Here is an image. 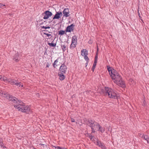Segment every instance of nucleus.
I'll list each match as a JSON object with an SVG mask.
<instances>
[{
    "label": "nucleus",
    "mask_w": 149,
    "mask_h": 149,
    "mask_svg": "<svg viewBox=\"0 0 149 149\" xmlns=\"http://www.w3.org/2000/svg\"><path fill=\"white\" fill-rule=\"evenodd\" d=\"M43 31H48L47 30H44Z\"/></svg>",
    "instance_id": "39"
},
{
    "label": "nucleus",
    "mask_w": 149,
    "mask_h": 149,
    "mask_svg": "<svg viewBox=\"0 0 149 149\" xmlns=\"http://www.w3.org/2000/svg\"><path fill=\"white\" fill-rule=\"evenodd\" d=\"M0 94L2 96H3V97L6 98L8 99V98H7L6 97V95H8L7 96H12L11 95H9L8 94V93H5V92H3L1 91L0 90ZM8 97V96H7Z\"/></svg>",
    "instance_id": "15"
},
{
    "label": "nucleus",
    "mask_w": 149,
    "mask_h": 149,
    "mask_svg": "<svg viewBox=\"0 0 149 149\" xmlns=\"http://www.w3.org/2000/svg\"><path fill=\"white\" fill-rule=\"evenodd\" d=\"M88 137L89 138L91 139V140L92 141H93V136H92V135L91 134H89L88 136Z\"/></svg>",
    "instance_id": "29"
},
{
    "label": "nucleus",
    "mask_w": 149,
    "mask_h": 149,
    "mask_svg": "<svg viewBox=\"0 0 149 149\" xmlns=\"http://www.w3.org/2000/svg\"><path fill=\"white\" fill-rule=\"evenodd\" d=\"M30 110V108L29 106L24 105L23 112H29Z\"/></svg>",
    "instance_id": "14"
},
{
    "label": "nucleus",
    "mask_w": 149,
    "mask_h": 149,
    "mask_svg": "<svg viewBox=\"0 0 149 149\" xmlns=\"http://www.w3.org/2000/svg\"><path fill=\"white\" fill-rule=\"evenodd\" d=\"M69 10L68 8H65L63 11V16L65 17H68L69 16Z\"/></svg>",
    "instance_id": "10"
},
{
    "label": "nucleus",
    "mask_w": 149,
    "mask_h": 149,
    "mask_svg": "<svg viewBox=\"0 0 149 149\" xmlns=\"http://www.w3.org/2000/svg\"><path fill=\"white\" fill-rule=\"evenodd\" d=\"M65 33V31L63 30H60L58 31V34L62 35H63Z\"/></svg>",
    "instance_id": "20"
},
{
    "label": "nucleus",
    "mask_w": 149,
    "mask_h": 149,
    "mask_svg": "<svg viewBox=\"0 0 149 149\" xmlns=\"http://www.w3.org/2000/svg\"><path fill=\"white\" fill-rule=\"evenodd\" d=\"M97 59H96L95 58V61H94V64H96V63H97Z\"/></svg>",
    "instance_id": "30"
},
{
    "label": "nucleus",
    "mask_w": 149,
    "mask_h": 149,
    "mask_svg": "<svg viewBox=\"0 0 149 149\" xmlns=\"http://www.w3.org/2000/svg\"><path fill=\"white\" fill-rule=\"evenodd\" d=\"M74 25L72 24L70 26H68L66 28L65 31L66 32H71L73 31Z\"/></svg>",
    "instance_id": "9"
},
{
    "label": "nucleus",
    "mask_w": 149,
    "mask_h": 149,
    "mask_svg": "<svg viewBox=\"0 0 149 149\" xmlns=\"http://www.w3.org/2000/svg\"><path fill=\"white\" fill-rule=\"evenodd\" d=\"M97 130L100 132L101 133H103L105 131V128L104 127H102L99 125Z\"/></svg>",
    "instance_id": "16"
},
{
    "label": "nucleus",
    "mask_w": 149,
    "mask_h": 149,
    "mask_svg": "<svg viewBox=\"0 0 149 149\" xmlns=\"http://www.w3.org/2000/svg\"><path fill=\"white\" fill-rule=\"evenodd\" d=\"M96 144L102 148L104 149L106 148V147L104 145L103 143H101L100 142L97 141L96 142Z\"/></svg>",
    "instance_id": "13"
},
{
    "label": "nucleus",
    "mask_w": 149,
    "mask_h": 149,
    "mask_svg": "<svg viewBox=\"0 0 149 149\" xmlns=\"http://www.w3.org/2000/svg\"><path fill=\"white\" fill-rule=\"evenodd\" d=\"M86 66H87V63H86Z\"/></svg>",
    "instance_id": "41"
},
{
    "label": "nucleus",
    "mask_w": 149,
    "mask_h": 149,
    "mask_svg": "<svg viewBox=\"0 0 149 149\" xmlns=\"http://www.w3.org/2000/svg\"><path fill=\"white\" fill-rule=\"evenodd\" d=\"M146 141H147V143H149V138Z\"/></svg>",
    "instance_id": "35"
},
{
    "label": "nucleus",
    "mask_w": 149,
    "mask_h": 149,
    "mask_svg": "<svg viewBox=\"0 0 149 149\" xmlns=\"http://www.w3.org/2000/svg\"><path fill=\"white\" fill-rule=\"evenodd\" d=\"M64 74L65 73L60 72L59 73L58 75L59 77V79L61 80H63L65 79V76L64 75Z\"/></svg>",
    "instance_id": "17"
},
{
    "label": "nucleus",
    "mask_w": 149,
    "mask_h": 149,
    "mask_svg": "<svg viewBox=\"0 0 149 149\" xmlns=\"http://www.w3.org/2000/svg\"><path fill=\"white\" fill-rule=\"evenodd\" d=\"M16 80L14 79H12L10 78H7V80H5V81H7L8 82H10V84L12 85H13L15 84V85H17V84L16 83Z\"/></svg>",
    "instance_id": "12"
},
{
    "label": "nucleus",
    "mask_w": 149,
    "mask_h": 149,
    "mask_svg": "<svg viewBox=\"0 0 149 149\" xmlns=\"http://www.w3.org/2000/svg\"><path fill=\"white\" fill-rule=\"evenodd\" d=\"M56 63H55V62H54V63L53 64V65L54 67H55L54 66L55 65H56Z\"/></svg>",
    "instance_id": "34"
},
{
    "label": "nucleus",
    "mask_w": 149,
    "mask_h": 149,
    "mask_svg": "<svg viewBox=\"0 0 149 149\" xmlns=\"http://www.w3.org/2000/svg\"><path fill=\"white\" fill-rule=\"evenodd\" d=\"M86 66H87V63H86Z\"/></svg>",
    "instance_id": "42"
},
{
    "label": "nucleus",
    "mask_w": 149,
    "mask_h": 149,
    "mask_svg": "<svg viewBox=\"0 0 149 149\" xmlns=\"http://www.w3.org/2000/svg\"><path fill=\"white\" fill-rule=\"evenodd\" d=\"M41 28L42 29H49L50 28V27L49 26H41Z\"/></svg>",
    "instance_id": "24"
},
{
    "label": "nucleus",
    "mask_w": 149,
    "mask_h": 149,
    "mask_svg": "<svg viewBox=\"0 0 149 149\" xmlns=\"http://www.w3.org/2000/svg\"><path fill=\"white\" fill-rule=\"evenodd\" d=\"M44 35H46L48 37H49V36H51V34L49 33H44Z\"/></svg>",
    "instance_id": "28"
},
{
    "label": "nucleus",
    "mask_w": 149,
    "mask_h": 149,
    "mask_svg": "<svg viewBox=\"0 0 149 149\" xmlns=\"http://www.w3.org/2000/svg\"><path fill=\"white\" fill-rule=\"evenodd\" d=\"M48 44L51 47H55L56 46V44L53 43H48Z\"/></svg>",
    "instance_id": "22"
},
{
    "label": "nucleus",
    "mask_w": 149,
    "mask_h": 149,
    "mask_svg": "<svg viewBox=\"0 0 149 149\" xmlns=\"http://www.w3.org/2000/svg\"><path fill=\"white\" fill-rule=\"evenodd\" d=\"M97 51H98V48H97Z\"/></svg>",
    "instance_id": "43"
},
{
    "label": "nucleus",
    "mask_w": 149,
    "mask_h": 149,
    "mask_svg": "<svg viewBox=\"0 0 149 149\" xmlns=\"http://www.w3.org/2000/svg\"><path fill=\"white\" fill-rule=\"evenodd\" d=\"M6 96V97L8 98V100L12 101H13L14 103L16 104L14 105V106L16 109H17L18 111L23 112L24 105L22 104V102L21 101L18 100L15 97L8 96V95Z\"/></svg>",
    "instance_id": "2"
},
{
    "label": "nucleus",
    "mask_w": 149,
    "mask_h": 149,
    "mask_svg": "<svg viewBox=\"0 0 149 149\" xmlns=\"http://www.w3.org/2000/svg\"><path fill=\"white\" fill-rule=\"evenodd\" d=\"M49 33H51V32H49Z\"/></svg>",
    "instance_id": "44"
},
{
    "label": "nucleus",
    "mask_w": 149,
    "mask_h": 149,
    "mask_svg": "<svg viewBox=\"0 0 149 149\" xmlns=\"http://www.w3.org/2000/svg\"><path fill=\"white\" fill-rule=\"evenodd\" d=\"M18 56L19 54H15V57L13 58L14 61H18L19 60L18 57Z\"/></svg>",
    "instance_id": "18"
},
{
    "label": "nucleus",
    "mask_w": 149,
    "mask_h": 149,
    "mask_svg": "<svg viewBox=\"0 0 149 149\" xmlns=\"http://www.w3.org/2000/svg\"><path fill=\"white\" fill-rule=\"evenodd\" d=\"M5 6V5H3L1 3H0V8H1L2 7V6Z\"/></svg>",
    "instance_id": "32"
},
{
    "label": "nucleus",
    "mask_w": 149,
    "mask_h": 149,
    "mask_svg": "<svg viewBox=\"0 0 149 149\" xmlns=\"http://www.w3.org/2000/svg\"><path fill=\"white\" fill-rule=\"evenodd\" d=\"M48 65H46V67H48Z\"/></svg>",
    "instance_id": "38"
},
{
    "label": "nucleus",
    "mask_w": 149,
    "mask_h": 149,
    "mask_svg": "<svg viewBox=\"0 0 149 149\" xmlns=\"http://www.w3.org/2000/svg\"><path fill=\"white\" fill-rule=\"evenodd\" d=\"M55 149H63V147H61L59 146H54Z\"/></svg>",
    "instance_id": "26"
},
{
    "label": "nucleus",
    "mask_w": 149,
    "mask_h": 149,
    "mask_svg": "<svg viewBox=\"0 0 149 149\" xmlns=\"http://www.w3.org/2000/svg\"><path fill=\"white\" fill-rule=\"evenodd\" d=\"M16 83L18 84L17 85H16V86H19L20 87H23V85L22 84L21 82H18L16 80Z\"/></svg>",
    "instance_id": "21"
},
{
    "label": "nucleus",
    "mask_w": 149,
    "mask_h": 149,
    "mask_svg": "<svg viewBox=\"0 0 149 149\" xmlns=\"http://www.w3.org/2000/svg\"><path fill=\"white\" fill-rule=\"evenodd\" d=\"M77 37L76 36L72 37L71 43L70 45V48L71 49H73L76 47L77 43Z\"/></svg>",
    "instance_id": "5"
},
{
    "label": "nucleus",
    "mask_w": 149,
    "mask_h": 149,
    "mask_svg": "<svg viewBox=\"0 0 149 149\" xmlns=\"http://www.w3.org/2000/svg\"><path fill=\"white\" fill-rule=\"evenodd\" d=\"M58 58H57L54 61V62H55V63H56L57 62H58Z\"/></svg>",
    "instance_id": "33"
},
{
    "label": "nucleus",
    "mask_w": 149,
    "mask_h": 149,
    "mask_svg": "<svg viewBox=\"0 0 149 149\" xmlns=\"http://www.w3.org/2000/svg\"><path fill=\"white\" fill-rule=\"evenodd\" d=\"M0 80L1 81H5V80H7V78L6 77H1V75H0Z\"/></svg>",
    "instance_id": "19"
},
{
    "label": "nucleus",
    "mask_w": 149,
    "mask_h": 149,
    "mask_svg": "<svg viewBox=\"0 0 149 149\" xmlns=\"http://www.w3.org/2000/svg\"><path fill=\"white\" fill-rule=\"evenodd\" d=\"M62 16V13L61 11L56 12L53 18V19H57L60 18Z\"/></svg>",
    "instance_id": "11"
},
{
    "label": "nucleus",
    "mask_w": 149,
    "mask_h": 149,
    "mask_svg": "<svg viewBox=\"0 0 149 149\" xmlns=\"http://www.w3.org/2000/svg\"><path fill=\"white\" fill-rule=\"evenodd\" d=\"M96 65V64H93V67H92V70L93 71H94V69L95 68V66Z\"/></svg>",
    "instance_id": "27"
},
{
    "label": "nucleus",
    "mask_w": 149,
    "mask_h": 149,
    "mask_svg": "<svg viewBox=\"0 0 149 149\" xmlns=\"http://www.w3.org/2000/svg\"><path fill=\"white\" fill-rule=\"evenodd\" d=\"M138 13L139 16L140 17V14L139 13V11H138Z\"/></svg>",
    "instance_id": "37"
},
{
    "label": "nucleus",
    "mask_w": 149,
    "mask_h": 149,
    "mask_svg": "<svg viewBox=\"0 0 149 149\" xmlns=\"http://www.w3.org/2000/svg\"><path fill=\"white\" fill-rule=\"evenodd\" d=\"M45 15L43 17V19H48L52 15V13L48 10L45 11Z\"/></svg>",
    "instance_id": "8"
},
{
    "label": "nucleus",
    "mask_w": 149,
    "mask_h": 149,
    "mask_svg": "<svg viewBox=\"0 0 149 149\" xmlns=\"http://www.w3.org/2000/svg\"><path fill=\"white\" fill-rule=\"evenodd\" d=\"M0 145H1V146H3V144L2 143H0Z\"/></svg>",
    "instance_id": "36"
},
{
    "label": "nucleus",
    "mask_w": 149,
    "mask_h": 149,
    "mask_svg": "<svg viewBox=\"0 0 149 149\" xmlns=\"http://www.w3.org/2000/svg\"><path fill=\"white\" fill-rule=\"evenodd\" d=\"M81 55L84 56V59L88 62V58L87 56V51L86 49H82L81 51Z\"/></svg>",
    "instance_id": "6"
},
{
    "label": "nucleus",
    "mask_w": 149,
    "mask_h": 149,
    "mask_svg": "<svg viewBox=\"0 0 149 149\" xmlns=\"http://www.w3.org/2000/svg\"><path fill=\"white\" fill-rule=\"evenodd\" d=\"M67 70V67L66 65L62 64L60 66L59 69L60 73H65Z\"/></svg>",
    "instance_id": "7"
},
{
    "label": "nucleus",
    "mask_w": 149,
    "mask_h": 149,
    "mask_svg": "<svg viewBox=\"0 0 149 149\" xmlns=\"http://www.w3.org/2000/svg\"><path fill=\"white\" fill-rule=\"evenodd\" d=\"M63 149H67L66 148H65L64 147H63Z\"/></svg>",
    "instance_id": "40"
},
{
    "label": "nucleus",
    "mask_w": 149,
    "mask_h": 149,
    "mask_svg": "<svg viewBox=\"0 0 149 149\" xmlns=\"http://www.w3.org/2000/svg\"><path fill=\"white\" fill-rule=\"evenodd\" d=\"M107 70L111 78L115 84L122 88H124L125 86L122 77L117 71L108 66Z\"/></svg>",
    "instance_id": "1"
},
{
    "label": "nucleus",
    "mask_w": 149,
    "mask_h": 149,
    "mask_svg": "<svg viewBox=\"0 0 149 149\" xmlns=\"http://www.w3.org/2000/svg\"><path fill=\"white\" fill-rule=\"evenodd\" d=\"M61 47H62V49L63 51H65L67 49V47L65 45H63Z\"/></svg>",
    "instance_id": "23"
},
{
    "label": "nucleus",
    "mask_w": 149,
    "mask_h": 149,
    "mask_svg": "<svg viewBox=\"0 0 149 149\" xmlns=\"http://www.w3.org/2000/svg\"><path fill=\"white\" fill-rule=\"evenodd\" d=\"M104 91L106 95L108 96L109 98L113 99H118L119 96L116 94L115 91L112 89L108 87H105Z\"/></svg>",
    "instance_id": "3"
},
{
    "label": "nucleus",
    "mask_w": 149,
    "mask_h": 149,
    "mask_svg": "<svg viewBox=\"0 0 149 149\" xmlns=\"http://www.w3.org/2000/svg\"><path fill=\"white\" fill-rule=\"evenodd\" d=\"M71 121L72 122H75V120H74V119L72 118H71Z\"/></svg>",
    "instance_id": "31"
},
{
    "label": "nucleus",
    "mask_w": 149,
    "mask_h": 149,
    "mask_svg": "<svg viewBox=\"0 0 149 149\" xmlns=\"http://www.w3.org/2000/svg\"><path fill=\"white\" fill-rule=\"evenodd\" d=\"M86 123L91 127L92 129V132L93 133L95 132V130H97L100 125L97 122L91 120H88L87 123Z\"/></svg>",
    "instance_id": "4"
},
{
    "label": "nucleus",
    "mask_w": 149,
    "mask_h": 149,
    "mask_svg": "<svg viewBox=\"0 0 149 149\" xmlns=\"http://www.w3.org/2000/svg\"><path fill=\"white\" fill-rule=\"evenodd\" d=\"M142 137L145 140H147V139H148V137L147 136H144V135H143L142 136Z\"/></svg>",
    "instance_id": "25"
}]
</instances>
